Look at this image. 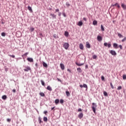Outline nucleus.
<instances>
[{
	"label": "nucleus",
	"instance_id": "f3484780",
	"mask_svg": "<svg viewBox=\"0 0 126 126\" xmlns=\"http://www.w3.org/2000/svg\"><path fill=\"white\" fill-rule=\"evenodd\" d=\"M28 9L30 11L31 13H32V12H33V10H32V7H31L30 6H28Z\"/></svg>",
	"mask_w": 126,
	"mask_h": 126
},
{
	"label": "nucleus",
	"instance_id": "6e6552de",
	"mask_svg": "<svg viewBox=\"0 0 126 126\" xmlns=\"http://www.w3.org/2000/svg\"><path fill=\"white\" fill-rule=\"evenodd\" d=\"M27 60L29 63H34V60L32 58L28 57Z\"/></svg>",
	"mask_w": 126,
	"mask_h": 126
},
{
	"label": "nucleus",
	"instance_id": "393cba45",
	"mask_svg": "<svg viewBox=\"0 0 126 126\" xmlns=\"http://www.w3.org/2000/svg\"><path fill=\"white\" fill-rule=\"evenodd\" d=\"M93 25H97V24H98V22H97L96 20H94L93 22Z\"/></svg>",
	"mask_w": 126,
	"mask_h": 126
},
{
	"label": "nucleus",
	"instance_id": "c85d7f7f",
	"mask_svg": "<svg viewBox=\"0 0 126 126\" xmlns=\"http://www.w3.org/2000/svg\"><path fill=\"white\" fill-rule=\"evenodd\" d=\"M66 93V95L67 97H69V96H70V93H69V92L68 91H66L65 92Z\"/></svg>",
	"mask_w": 126,
	"mask_h": 126
},
{
	"label": "nucleus",
	"instance_id": "3c124183",
	"mask_svg": "<svg viewBox=\"0 0 126 126\" xmlns=\"http://www.w3.org/2000/svg\"><path fill=\"white\" fill-rule=\"evenodd\" d=\"M55 108H56V106L52 107L51 108V111H53V112H55Z\"/></svg>",
	"mask_w": 126,
	"mask_h": 126
},
{
	"label": "nucleus",
	"instance_id": "ddd939ff",
	"mask_svg": "<svg viewBox=\"0 0 126 126\" xmlns=\"http://www.w3.org/2000/svg\"><path fill=\"white\" fill-rule=\"evenodd\" d=\"M77 25H78V26L81 27L83 25V22H82V21H79Z\"/></svg>",
	"mask_w": 126,
	"mask_h": 126
},
{
	"label": "nucleus",
	"instance_id": "7ed1b4c3",
	"mask_svg": "<svg viewBox=\"0 0 126 126\" xmlns=\"http://www.w3.org/2000/svg\"><path fill=\"white\" fill-rule=\"evenodd\" d=\"M23 67L26 68L24 69V70L26 72H28L29 70H31V68L29 66H23Z\"/></svg>",
	"mask_w": 126,
	"mask_h": 126
},
{
	"label": "nucleus",
	"instance_id": "2f4dec72",
	"mask_svg": "<svg viewBox=\"0 0 126 126\" xmlns=\"http://www.w3.org/2000/svg\"><path fill=\"white\" fill-rule=\"evenodd\" d=\"M34 30H35V28L31 27L30 29V32H32Z\"/></svg>",
	"mask_w": 126,
	"mask_h": 126
},
{
	"label": "nucleus",
	"instance_id": "c756f323",
	"mask_svg": "<svg viewBox=\"0 0 126 126\" xmlns=\"http://www.w3.org/2000/svg\"><path fill=\"white\" fill-rule=\"evenodd\" d=\"M62 15H63V17H66V14H65V13L64 12V10H63V11L62 12Z\"/></svg>",
	"mask_w": 126,
	"mask_h": 126
},
{
	"label": "nucleus",
	"instance_id": "680f3d73",
	"mask_svg": "<svg viewBox=\"0 0 126 126\" xmlns=\"http://www.w3.org/2000/svg\"><path fill=\"white\" fill-rule=\"evenodd\" d=\"M85 68H86V69H87V68H88V64H86L85 65Z\"/></svg>",
	"mask_w": 126,
	"mask_h": 126
},
{
	"label": "nucleus",
	"instance_id": "aec40b11",
	"mask_svg": "<svg viewBox=\"0 0 126 126\" xmlns=\"http://www.w3.org/2000/svg\"><path fill=\"white\" fill-rule=\"evenodd\" d=\"M42 65L44 67H48V64L44 62H42Z\"/></svg>",
	"mask_w": 126,
	"mask_h": 126
},
{
	"label": "nucleus",
	"instance_id": "0e129e2a",
	"mask_svg": "<svg viewBox=\"0 0 126 126\" xmlns=\"http://www.w3.org/2000/svg\"><path fill=\"white\" fill-rule=\"evenodd\" d=\"M67 71H69V72H70V73L71 72V71L69 69H67Z\"/></svg>",
	"mask_w": 126,
	"mask_h": 126
},
{
	"label": "nucleus",
	"instance_id": "f03ea898",
	"mask_svg": "<svg viewBox=\"0 0 126 126\" xmlns=\"http://www.w3.org/2000/svg\"><path fill=\"white\" fill-rule=\"evenodd\" d=\"M63 47L65 49V50H67L69 47V44L68 43L65 42L63 44Z\"/></svg>",
	"mask_w": 126,
	"mask_h": 126
},
{
	"label": "nucleus",
	"instance_id": "f704fd0d",
	"mask_svg": "<svg viewBox=\"0 0 126 126\" xmlns=\"http://www.w3.org/2000/svg\"><path fill=\"white\" fill-rule=\"evenodd\" d=\"M40 82H41L42 86H45V82H44V81H43V80H41Z\"/></svg>",
	"mask_w": 126,
	"mask_h": 126
},
{
	"label": "nucleus",
	"instance_id": "e2e57ef3",
	"mask_svg": "<svg viewBox=\"0 0 126 126\" xmlns=\"http://www.w3.org/2000/svg\"><path fill=\"white\" fill-rule=\"evenodd\" d=\"M47 113H48V111H44V114H45V115H46Z\"/></svg>",
	"mask_w": 126,
	"mask_h": 126
},
{
	"label": "nucleus",
	"instance_id": "473e14b6",
	"mask_svg": "<svg viewBox=\"0 0 126 126\" xmlns=\"http://www.w3.org/2000/svg\"><path fill=\"white\" fill-rule=\"evenodd\" d=\"M83 87H84V88H86V89H88V86H87L86 84H84L83 85Z\"/></svg>",
	"mask_w": 126,
	"mask_h": 126
},
{
	"label": "nucleus",
	"instance_id": "412c9836",
	"mask_svg": "<svg viewBox=\"0 0 126 126\" xmlns=\"http://www.w3.org/2000/svg\"><path fill=\"white\" fill-rule=\"evenodd\" d=\"M64 35V36H65V37H68V35H69V33H68V32L67 31H65Z\"/></svg>",
	"mask_w": 126,
	"mask_h": 126
},
{
	"label": "nucleus",
	"instance_id": "6ab92c4d",
	"mask_svg": "<svg viewBox=\"0 0 126 126\" xmlns=\"http://www.w3.org/2000/svg\"><path fill=\"white\" fill-rule=\"evenodd\" d=\"M60 67L62 70H64V65H63V64L61 63Z\"/></svg>",
	"mask_w": 126,
	"mask_h": 126
},
{
	"label": "nucleus",
	"instance_id": "338daca9",
	"mask_svg": "<svg viewBox=\"0 0 126 126\" xmlns=\"http://www.w3.org/2000/svg\"><path fill=\"white\" fill-rule=\"evenodd\" d=\"M123 93L125 94V95H126V90H123Z\"/></svg>",
	"mask_w": 126,
	"mask_h": 126
},
{
	"label": "nucleus",
	"instance_id": "1a4fd4ad",
	"mask_svg": "<svg viewBox=\"0 0 126 126\" xmlns=\"http://www.w3.org/2000/svg\"><path fill=\"white\" fill-rule=\"evenodd\" d=\"M86 48H88V49L91 48V45H90V43L88 41H87L86 43Z\"/></svg>",
	"mask_w": 126,
	"mask_h": 126
},
{
	"label": "nucleus",
	"instance_id": "4c0bfd02",
	"mask_svg": "<svg viewBox=\"0 0 126 126\" xmlns=\"http://www.w3.org/2000/svg\"><path fill=\"white\" fill-rule=\"evenodd\" d=\"M43 121L44 122H48V118L46 117H43Z\"/></svg>",
	"mask_w": 126,
	"mask_h": 126
},
{
	"label": "nucleus",
	"instance_id": "5701e85b",
	"mask_svg": "<svg viewBox=\"0 0 126 126\" xmlns=\"http://www.w3.org/2000/svg\"><path fill=\"white\" fill-rule=\"evenodd\" d=\"M83 48H84V46H83V44H82V43H80L79 44V48L80 50H83Z\"/></svg>",
	"mask_w": 126,
	"mask_h": 126
},
{
	"label": "nucleus",
	"instance_id": "a18cd8bd",
	"mask_svg": "<svg viewBox=\"0 0 126 126\" xmlns=\"http://www.w3.org/2000/svg\"><path fill=\"white\" fill-rule=\"evenodd\" d=\"M110 86L112 88V89H114V86L113 85V84L112 83V82H110Z\"/></svg>",
	"mask_w": 126,
	"mask_h": 126
},
{
	"label": "nucleus",
	"instance_id": "20e7f679",
	"mask_svg": "<svg viewBox=\"0 0 126 126\" xmlns=\"http://www.w3.org/2000/svg\"><path fill=\"white\" fill-rule=\"evenodd\" d=\"M104 47H108V48H111V42H109L108 43L107 42H105L104 43Z\"/></svg>",
	"mask_w": 126,
	"mask_h": 126
},
{
	"label": "nucleus",
	"instance_id": "c03bdc74",
	"mask_svg": "<svg viewBox=\"0 0 126 126\" xmlns=\"http://www.w3.org/2000/svg\"><path fill=\"white\" fill-rule=\"evenodd\" d=\"M1 36H2V37H5V32H2L1 33Z\"/></svg>",
	"mask_w": 126,
	"mask_h": 126
},
{
	"label": "nucleus",
	"instance_id": "a211bd4d",
	"mask_svg": "<svg viewBox=\"0 0 126 126\" xmlns=\"http://www.w3.org/2000/svg\"><path fill=\"white\" fill-rule=\"evenodd\" d=\"M53 37L54 38V39H59V35L56 33H54L53 34Z\"/></svg>",
	"mask_w": 126,
	"mask_h": 126
},
{
	"label": "nucleus",
	"instance_id": "39448f33",
	"mask_svg": "<svg viewBox=\"0 0 126 126\" xmlns=\"http://www.w3.org/2000/svg\"><path fill=\"white\" fill-rule=\"evenodd\" d=\"M113 6H117L118 7V8H119V9H120V8H121V6H120V4H119V3H117V2L115 4H112L111 5V7Z\"/></svg>",
	"mask_w": 126,
	"mask_h": 126
},
{
	"label": "nucleus",
	"instance_id": "bb28decb",
	"mask_svg": "<svg viewBox=\"0 0 126 126\" xmlns=\"http://www.w3.org/2000/svg\"><path fill=\"white\" fill-rule=\"evenodd\" d=\"M2 99L3 100H6V99H7V96L6 95H2Z\"/></svg>",
	"mask_w": 126,
	"mask_h": 126
},
{
	"label": "nucleus",
	"instance_id": "4468645a",
	"mask_svg": "<svg viewBox=\"0 0 126 126\" xmlns=\"http://www.w3.org/2000/svg\"><path fill=\"white\" fill-rule=\"evenodd\" d=\"M113 48H114V49H118L119 45H118V44L114 43H113Z\"/></svg>",
	"mask_w": 126,
	"mask_h": 126
},
{
	"label": "nucleus",
	"instance_id": "6e6d98bb",
	"mask_svg": "<svg viewBox=\"0 0 126 126\" xmlns=\"http://www.w3.org/2000/svg\"><path fill=\"white\" fill-rule=\"evenodd\" d=\"M61 15H62V12H58V16L60 17Z\"/></svg>",
	"mask_w": 126,
	"mask_h": 126
},
{
	"label": "nucleus",
	"instance_id": "72a5a7b5",
	"mask_svg": "<svg viewBox=\"0 0 126 126\" xmlns=\"http://www.w3.org/2000/svg\"><path fill=\"white\" fill-rule=\"evenodd\" d=\"M39 38H41V40H42V37H44V35H43V34L41 32H40L39 34Z\"/></svg>",
	"mask_w": 126,
	"mask_h": 126
},
{
	"label": "nucleus",
	"instance_id": "49530a36",
	"mask_svg": "<svg viewBox=\"0 0 126 126\" xmlns=\"http://www.w3.org/2000/svg\"><path fill=\"white\" fill-rule=\"evenodd\" d=\"M101 79L102 81H104V80H105V77H104V76H101Z\"/></svg>",
	"mask_w": 126,
	"mask_h": 126
},
{
	"label": "nucleus",
	"instance_id": "774afa93",
	"mask_svg": "<svg viewBox=\"0 0 126 126\" xmlns=\"http://www.w3.org/2000/svg\"><path fill=\"white\" fill-rule=\"evenodd\" d=\"M79 87H80L81 88H82V87H83V85H80Z\"/></svg>",
	"mask_w": 126,
	"mask_h": 126
},
{
	"label": "nucleus",
	"instance_id": "58836bf2",
	"mask_svg": "<svg viewBox=\"0 0 126 126\" xmlns=\"http://www.w3.org/2000/svg\"><path fill=\"white\" fill-rule=\"evenodd\" d=\"M118 36L119 37V38H123L124 37L123 35L120 33H118Z\"/></svg>",
	"mask_w": 126,
	"mask_h": 126
},
{
	"label": "nucleus",
	"instance_id": "a19ab883",
	"mask_svg": "<svg viewBox=\"0 0 126 126\" xmlns=\"http://www.w3.org/2000/svg\"><path fill=\"white\" fill-rule=\"evenodd\" d=\"M66 6H67V7H69V6H70V4H69V2H66Z\"/></svg>",
	"mask_w": 126,
	"mask_h": 126
},
{
	"label": "nucleus",
	"instance_id": "052dcab7",
	"mask_svg": "<svg viewBox=\"0 0 126 126\" xmlns=\"http://www.w3.org/2000/svg\"><path fill=\"white\" fill-rule=\"evenodd\" d=\"M12 92H13V93H15V92H16V90L13 89V90H12Z\"/></svg>",
	"mask_w": 126,
	"mask_h": 126
},
{
	"label": "nucleus",
	"instance_id": "864d4df0",
	"mask_svg": "<svg viewBox=\"0 0 126 126\" xmlns=\"http://www.w3.org/2000/svg\"><path fill=\"white\" fill-rule=\"evenodd\" d=\"M55 12H60V9H59V8H58V9H56V10H55Z\"/></svg>",
	"mask_w": 126,
	"mask_h": 126
},
{
	"label": "nucleus",
	"instance_id": "603ef678",
	"mask_svg": "<svg viewBox=\"0 0 126 126\" xmlns=\"http://www.w3.org/2000/svg\"><path fill=\"white\" fill-rule=\"evenodd\" d=\"M118 47L120 48V50H123V46L122 45H119Z\"/></svg>",
	"mask_w": 126,
	"mask_h": 126
},
{
	"label": "nucleus",
	"instance_id": "79ce46f5",
	"mask_svg": "<svg viewBox=\"0 0 126 126\" xmlns=\"http://www.w3.org/2000/svg\"><path fill=\"white\" fill-rule=\"evenodd\" d=\"M103 95L104 96H108V93H107V92H103Z\"/></svg>",
	"mask_w": 126,
	"mask_h": 126
},
{
	"label": "nucleus",
	"instance_id": "37998d69",
	"mask_svg": "<svg viewBox=\"0 0 126 126\" xmlns=\"http://www.w3.org/2000/svg\"><path fill=\"white\" fill-rule=\"evenodd\" d=\"M6 122H7V123H10V122H11V119L7 118L6 119Z\"/></svg>",
	"mask_w": 126,
	"mask_h": 126
},
{
	"label": "nucleus",
	"instance_id": "bf43d9fd",
	"mask_svg": "<svg viewBox=\"0 0 126 126\" xmlns=\"http://www.w3.org/2000/svg\"><path fill=\"white\" fill-rule=\"evenodd\" d=\"M82 111V109H81V108H79L78 109V112H81Z\"/></svg>",
	"mask_w": 126,
	"mask_h": 126
},
{
	"label": "nucleus",
	"instance_id": "cd10ccee",
	"mask_svg": "<svg viewBox=\"0 0 126 126\" xmlns=\"http://www.w3.org/2000/svg\"><path fill=\"white\" fill-rule=\"evenodd\" d=\"M100 27L101 31L102 32H104V31H105V29L104 28V26H103V25H101Z\"/></svg>",
	"mask_w": 126,
	"mask_h": 126
},
{
	"label": "nucleus",
	"instance_id": "f257e3e1",
	"mask_svg": "<svg viewBox=\"0 0 126 126\" xmlns=\"http://www.w3.org/2000/svg\"><path fill=\"white\" fill-rule=\"evenodd\" d=\"M96 108H97V104L94 102L92 103V110L94 113H96Z\"/></svg>",
	"mask_w": 126,
	"mask_h": 126
},
{
	"label": "nucleus",
	"instance_id": "9b49d317",
	"mask_svg": "<svg viewBox=\"0 0 126 126\" xmlns=\"http://www.w3.org/2000/svg\"><path fill=\"white\" fill-rule=\"evenodd\" d=\"M110 53L112 56H117V53L115 51H114V50H110Z\"/></svg>",
	"mask_w": 126,
	"mask_h": 126
},
{
	"label": "nucleus",
	"instance_id": "f8f14e48",
	"mask_svg": "<svg viewBox=\"0 0 126 126\" xmlns=\"http://www.w3.org/2000/svg\"><path fill=\"white\" fill-rule=\"evenodd\" d=\"M78 118H79V119L81 120V119H82V118H83V113H80L79 114H78Z\"/></svg>",
	"mask_w": 126,
	"mask_h": 126
},
{
	"label": "nucleus",
	"instance_id": "e433bc0d",
	"mask_svg": "<svg viewBox=\"0 0 126 126\" xmlns=\"http://www.w3.org/2000/svg\"><path fill=\"white\" fill-rule=\"evenodd\" d=\"M8 56L9 57H10L11 58H12V59H15V56L14 55H11L8 54Z\"/></svg>",
	"mask_w": 126,
	"mask_h": 126
},
{
	"label": "nucleus",
	"instance_id": "09e8293b",
	"mask_svg": "<svg viewBox=\"0 0 126 126\" xmlns=\"http://www.w3.org/2000/svg\"><path fill=\"white\" fill-rule=\"evenodd\" d=\"M60 102L61 104H63V99H60Z\"/></svg>",
	"mask_w": 126,
	"mask_h": 126
},
{
	"label": "nucleus",
	"instance_id": "c9c22d12",
	"mask_svg": "<svg viewBox=\"0 0 126 126\" xmlns=\"http://www.w3.org/2000/svg\"><path fill=\"white\" fill-rule=\"evenodd\" d=\"M39 95L41 96V97H45V94H44V93H40Z\"/></svg>",
	"mask_w": 126,
	"mask_h": 126
},
{
	"label": "nucleus",
	"instance_id": "9d476101",
	"mask_svg": "<svg viewBox=\"0 0 126 126\" xmlns=\"http://www.w3.org/2000/svg\"><path fill=\"white\" fill-rule=\"evenodd\" d=\"M97 40L98 42H101L103 40V37L101 35H97Z\"/></svg>",
	"mask_w": 126,
	"mask_h": 126
},
{
	"label": "nucleus",
	"instance_id": "5fc2aeb1",
	"mask_svg": "<svg viewBox=\"0 0 126 126\" xmlns=\"http://www.w3.org/2000/svg\"><path fill=\"white\" fill-rule=\"evenodd\" d=\"M126 37H125L122 40V42H124L126 41Z\"/></svg>",
	"mask_w": 126,
	"mask_h": 126
},
{
	"label": "nucleus",
	"instance_id": "8fccbe9b",
	"mask_svg": "<svg viewBox=\"0 0 126 126\" xmlns=\"http://www.w3.org/2000/svg\"><path fill=\"white\" fill-rule=\"evenodd\" d=\"M122 89V86H119L118 88H117V90H121Z\"/></svg>",
	"mask_w": 126,
	"mask_h": 126
},
{
	"label": "nucleus",
	"instance_id": "7c9ffc66",
	"mask_svg": "<svg viewBox=\"0 0 126 126\" xmlns=\"http://www.w3.org/2000/svg\"><path fill=\"white\" fill-rule=\"evenodd\" d=\"M38 122H39V124H41V123H43V121H42V119L40 117H38Z\"/></svg>",
	"mask_w": 126,
	"mask_h": 126
},
{
	"label": "nucleus",
	"instance_id": "69168bd1",
	"mask_svg": "<svg viewBox=\"0 0 126 126\" xmlns=\"http://www.w3.org/2000/svg\"><path fill=\"white\" fill-rule=\"evenodd\" d=\"M58 81H60V82H62V80L59 78H57Z\"/></svg>",
	"mask_w": 126,
	"mask_h": 126
},
{
	"label": "nucleus",
	"instance_id": "4be33fe9",
	"mask_svg": "<svg viewBox=\"0 0 126 126\" xmlns=\"http://www.w3.org/2000/svg\"><path fill=\"white\" fill-rule=\"evenodd\" d=\"M75 63L76 65H78V66H81V65H83V64H84V63H79L78 62H75Z\"/></svg>",
	"mask_w": 126,
	"mask_h": 126
},
{
	"label": "nucleus",
	"instance_id": "b1692460",
	"mask_svg": "<svg viewBox=\"0 0 126 126\" xmlns=\"http://www.w3.org/2000/svg\"><path fill=\"white\" fill-rule=\"evenodd\" d=\"M55 103L56 105H58V104H59L60 103V99H55Z\"/></svg>",
	"mask_w": 126,
	"mask_h": 126
},
{
	"label": "nucleus",
	"instance_id": "0eeeda50",
	"mask_svg": "<svg viewBox=\"0 0 126 126\" xmlns=\"http://www.w3.org/2000/svg\"><path fill=\"white\" fill-rule=\"evenodd\" d=\"M29 52H27L26 53H25L24 54H23V55H22V57L23 59V60H24V62H25V58H26L27 57V55H29Z\"/></svg>",
	"mask_w": 126,
	"mask_h": 126
},
{
	"label": "nucleus",
	"instance_id": "dca6fc26",
	"mask_svg": "<svg viewBox=\"0 0 126 126\" xmlns=\"http://www.w3.org/2000/svg\"><path fill=\"white\" fill-rule=\"evenodd\" d=\"M47 90H48L49 91H53V89H52V87H51L50 86H48L46 88Z\"/></svg>",
	"mask_w": 126,
	"mask_h": 126
},
{
	"label": "nucleus",
	"instance_id": "ea45409f",
	"mask_svg": "<svg viewBox=\"0 0 126 126\" xmlns=\"http://www.w3.org/2000/svg\"><path fill=\"white\" fill-rule=\"evenodd\" d=\"M92 58L94 60H96L97 59V55H93Z\"/></svg>",
	"mask_w": 126,
	"mask_h": 126
},
{
	"label": "nucleus",
	"instance_id": "de8ad7c7",
	"mask_svg": "<svg viewBox=\"0 0 126 126\" xmlns=\"http://www.w3.org/2000/svg\"><path fill=\"white\" fill-rule=\"evenodd\" d=\"M123 78L124 80H126V74H124L123 75Z\"/></svg>",
	"mask_w": 126,
	"mask_h": 126
},
{
	"label": "nucleus",
	"instance_id": "a878e982",
	"mask_svg": "<svg viewBox=\"0 0 126 126\" xmlns=\"http://www.w3.org/2000/svg\"><path fill=\"white\" fill-rule=\"evenodd\" d=\"M77 71H78L79 73L82 72V70H81V67L77 68Z\"/></svg>",
	"mask_w": 126,
	"mask_h": 126
},
{
	"label": "nucleus",
	"instance_id": "2eb2a0df",
	"mask_svg": "<svg viewBox=\"0 0 126 126\" xmlns=\"http://www.w3.org/2000/svg\"><path fill=\"white\" fill-rule=\"evenodd\" d=\"M121 6H122V8H123L124 10H126V4H125L124 3H122Z\"/></svg>",
	"mask_w": 126,
	"mask_h": 126
},
{
	"label": "nucleus",
	"instance_id": "423d86ee",
	"mask_svg": "<svg viewBox=\"0 0 126 126\" xmlns=\"http://www.w3.org/2000/svg\"><path fill=\"white\" fill-rule=\"evenodd\" d=\"M50 16H51L52 19H57V15L51 13Z\"/></svg>",
	"mask_w": 126,
	"mask_h": 126
},
{
	"label": "nucleus",
	"instance_id": "13d9d810",
	"mask_svg": "<svg viewBox=\"0 0 126 126\" xmlns=\"http://www.w3.org/2000/svg\"><path fill=\"white\" fill-rule=\"evenodd\" d=\"M83 20L84 21H87V19L86 18H85V17H84L83 18Z\"/></svg>",
	"mask_w": 126,
	"mask_h": 126
},
{
	"label": "nucleus",
	"instance_id": "4d7b16f0",
	"mask_svg": "<svg viewBox=\"0 0 126 126\" xmlns=\"http://www.w3.org/2000/svg\"><path fill=\"white\" fill-rule=\"evenodd\" d=\"M35 66L36 67V68H38V63H36L35 64Z\"/></svg>",
	"mask_w": 126,
	"mask_h": 126
}]
</instances>
